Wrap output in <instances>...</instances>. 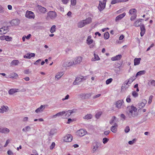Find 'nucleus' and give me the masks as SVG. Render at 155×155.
Instances as JSON below:
<instances>
[{
    "label": "nucleus",
    "mask_w": 155,
    "mask_h": 155,
    "mask_svg": "<svg viewBox=\"0 0 155 155\" xmlns=\"http://www.w3.org/2000/svg\"><path fill=\"white\" fill-rule=\"evenodd\" d=\"M2 109L3 110V111L6 112L7 110V109L8 108L7 106H5L4 105L2 106L1 107Z\"/></svg>",
    "instance_id": "obj_51"
},
{
    "label": "nucleus",
    "mask_w": 155,
    "mask_h": 155,
    "mask_svg": "<svg viewBox=\"0 0 155 155\" xmlns=\"http://www.w3.org/2000/svg\"><path fill=\"white\" fill-rule=\"evenodd\" d=\"M123 103H124L123 100H119L117 101L116 104V107L118 108H120L121 107V106Z\"/></svg>",
    "instance_id": "obj_13"
},
{
    "label": "nucleus",
    "mask_w": 155,
    "mask_h": 155,
    "mask_svg": "<svg viewBox=\"0 0 155 155\" xmlns=\"http://www.w3.org/2000/svg\"><path fill=\"white\" fill-rule=\"evenodd\" d=\"M130 127L128 126H127L125 128L124 131L126 133H128L130 131Z\"/></svg>",
    "instance_id": "obj_49"
},
{
    "label": "nucleus",
    "mask_w": 155,
    "mask_h": 155,
    "mask_svg": "<svg viewBox=\"0 0 155 155\" xmlns=\"http://www.w3.org/2000/svg\"><path fill=\"white\" fill-rule=\"evenodd\" d=\"M127 108L128 110L127 113L129 118L134 117L137 116V114L135 113L137 110V108L136 107L132 105L130 107H127Z\"/></svg>",
    "instance_id": "obj_1"
},
{
    "label": "nucleus",
    "mask_w": 155,
    "mask_h": 155,
    "mask_svg": "<svg viewBox=\"0 0 155 155\" xmlns=\"http://www.w3.org/2000/svg\"><path fill=\"white\" fill-rule=\"evenodd\" d=\"M45 106L41 105L40 107H38L35 110V112L37 113L42 112L45 109Z\"/></svg>",
    "instance_id": "obj_16"
},
{
    "label": "nucleus",
    "mask_w": 155,
    "mask_h": 155,
    "mask_svg": "<svg viewBox=\"0 0 155 155\" xmlns=\"http://www.w3.org/2000/svg\"><path fill=\"white\" fill-rule=\"evenodd\" d=\"M106 2L107 0H103V2L100 1H99L98 9L100 12L103 11L105 8Z\"/></svg>",
    "instance_id": "obj_3"
},
{
    "label": "nucleus",
    "mask_w": 155,
    "mask_h": 155,
    "mask_svg": "<svg viewBox=\"0 0 155 155\" xmlns=\"http://www.w3.org/2000/svg\"><path fill=\"white\" fill-rule=\"evenodd\" d=\"M78 96L79 97L82 99H84V97L85 96V94L84 93H82L78 95Z\"/></svg>",
    "instance_id": "obj_56"
},
{
    "label": "nucleus",
    "mask_w": 155,
    "mask_h": 155,
    "mask_svg": "<svg viewBox=\"0 0 155 155\" xmlns=\"http://www.w3.org/2000/svg\"><path fill=\"white\" fill-rule=\"evenodd\" d=\"M145 72L146 71L144 70L140 71L137 73L135 77H137V76H140L144 74L145 73Z\"/></svg>",
    "instance_id": "obj_29"
},
{
    "label": "nucleus",
    "mask_w": 155,
    "mask_h": 155,
    "mask_svg": "<svg viewBox=\"0 0 155 155\" xmlns=\"http://www.w3.org/2000/svg\"><path fill=\"white\" fill-rule=\"evenodd\" d=\"M19 63V61L18 60H13L11 62V64L15 65H17Z\"/></svg>",
    "instance_id": "obj_42"
},
{
    "label": "nucleus",
    "mask_w": 155,
    "mask_h": 155,
    "mask_svg": "<svg viewBox=\"0 0 155 155\" xmlns=\"http://www.w3.org/2000/svg\"><path fill=\"white\" fill-rule=\"evenodd\" d=\"M141 60L140 58H135L134 60V65H137L139 64Z\"/></svg>",
    "instance_id": "obj_18"
},
{
    "label": "nucleus",
    "mask_w": 155,
    "mask_h": 155,
    "mask_svg": "<svg viewBox=\"0 0 155 155\" xmlns=\"http://www.w3.org/2000/svg\"><path fill=\"white\" fill-rule=\"evenodd\" d=\"M140 27L141 30L140 34L141 36L142 37L144 35L146 29L145 28L144 25V24H142L140 26Z\"/></svg>",
    "instance_id": "obj_9"
},
{
    "label": "nucleus",
    "mask_w": 155,
    "mask_h": 155,
    "mask_svg": "<svg viewBox=\"0 0 155 155\" xmlns=\"http://www.w3.org/2000/svg\"><path fill=\"white\" fill-rule=\"evenodd\" d=\"M119 2H120L119 0H112L111 2V4L113 5Z\"/></svg>",
    "instance_id": "obj_45"
},
{
    "label": "nucleus",
    "mask_w": 155,
    "mask_h": 155,
    "mask_svg": "<svg viewBox=\"0 0 155 155\" xmlns=\"http://www.w3.org/2000/svg\"><path fill=\"white\" fill-rule=\"evenodd\" d=\"M109 140V139L106 137L104 138L103 139V142L104 144L107 143Z\"/></svg>",
    "instance_id": "obj_48"
},
{
    "label": "nucleus",
    "mask_w": 155,
    "mask_h": 155,
    "mask_svg": "<svg viewBox=\"0 0 155 155\" xmlns=\"http://www.w3.org/2000/svg\"><path fill=\"white\" fill-rule=\"evenodd\" d=\"M55 146V143L54 142H52L51 145L50 147V150H52L53 148Z\"/></svg>",
    "instance_id": "obj_55"
},
{
    "label": "nucleus",
    "mask_w": 155,
    "mask_h": 155,
    "mask_svg": "<svg viewBox=\"0 0 155 155\" xmlns=\"http://www.w3.org/2000/svg\"><path fill=\"white\" fill-rule=\"evenodd\" d=\"M68 111V110L66 112H65V114H64L65 115L63 116V118H67L71 114H70V112Z\"/></svg>",
    "instance_id": "obj_34"
},
{
    "label": "nucleus",
    "mask_w": 155,
    "mask_h": 155,
    "mask_svg": "<svg viewBox=\"0 0 155 155\" xmlns=\"http://www.w3.org/2000/svg\"><path fill=\"white\" fill-rule=\"evenodd\" d=\"M85 25H85L84 21H83V20L80 21L78 23V28H81L84 26Z\"/></svg>",
    "instance_id": "obj_22"
},
{
    "label": "nucleus",
    "mask_w": 155,
    "mask_h": 155,
    "mask_svg": "<svg viewBox=\"0 0 155 155\" xmlns=\"http://www.w3.org/2000/svg\"><path fill=\"white\" fill-rule=\"evenodd\" d=\"M148 84L149 86H155V81L154 80L150 79L148 83Z\"/></svg>",
    "instance_id": "obj_24"
},
{
    "label": "nucleus",
    "mask_w": 155,
    "mask_h": 155,
    "mask_svg": "<svg viewBox=\"0 0 155 155\" xmlns=\"http://www.w3.org/2000/svg\"><path fill=\"white\" fill-rule=\"evenodd\" d=\"M104 38L105 39H107L109 38V34L108 32H105L104 34Z\"/></svg>",
    "instance_id": "obj_35"
},
{
    "label": "nucleus",
    "mask_w": 155,
    "mask_h": 155,
    "mask_svg": "<svg viewBox=\"0 0 155 155\" xmlns=\"http://www.w3.org/2000/svg\"><path fill=\"white\" fill-rule=\"evenodd\" d=\"M11 76L12 78H16L18 77V75L16 73H14L11 74Z\"/></svg>",
    "instance_id": "obj_50"
},
{
    "label": "nucleus",
    "mask_w": 155,
    "mask_h": 155,
    "mask_svg": "<svg viewBox=\"0 0 155 155\" xmlns=\"http://www.w3.org/2000/svg\"><path fill=\"white\" fill-rule=\"evenodd\" d=\"M35 54L34 53H28L24 56L23 57L25 58L30 59L31 57L35 56Z\"/></svg>",
    "instance_id": "obj_8"
},
{
    "label": "nucleus",
    "mask_w": 155,
    "mask_h": 155,
    "mask_svg": "<svg viewBox=\"0 0 155 155\" xmlns=\"http://www.w3.org/2000/svg\"><path fill=\"white\" fill-rule=\"evenodd\" d=\"M77 134L80 137H82L87 134V132L83 129H81L77 132Z\"/></svg>",
    "instance_id": "obj_7"
},
{
    "label": "nucleus",
    "mask_w": 155,
    "mask_h": 155,
    "mask_svg": "<svg viewBox=\"0 0 155 155\" xmlns=\"http://www.w3.org/2000/svg\"><path fill=\"white\" fill-rule=\"evenodd\" d=\"M85 25L90 24L92 22V18L91 17H89L86 19L83 20Z\"/></svg>",
    "instance_id": "obj_21"
},
{
    "label": "nucleus",
    "mask_w": 155,
    "mask_h": 155,
    "mask_svg": "<svg viewBox=\"0 0 155 155\" xmlns=\"http://www.w3.org/2000/svg\"><path fill=\"white\" fill-rule=\"evenodd\" d=\"M12 23L14 25H18L20 23V21L18 19H14L11 21Z\"/></svg>",
    "instance_id": "obj_19"
},
{
    "label": "nucleus",
    "mask_w": 155,
    "mask_h": 155,
    "mask_svg": "<svg viewBox=\"0 0 155 155\" xmlns=\"http://www.w3.org/2000/svg\"><path fill=\"white\" fill-rule=\"evenodd\" d=\"M69 0H61V2L64 4H66L68 2Z\"/></svg>",
    "instance_id": "obj_64"
},
{
    "label": "nucleus",
    "mask_w": 155,
    "mask_h": 155,
    "mask_svg": "<svg viewBox=\"0 0 155 155\" xmlns=\"http://www.w3.org/2000/svg\"><path fill=\"white\" fill-rule=\"evenodd\" d=\"M41 61V59H39L37 61H36L34 63V64L35 65H38L39 64V63Z\"/></svg>",
    "instance_id": "obj_58"
},
{
    "label": "nucleus",
    "mask_w": 155,
    "mask_h": 155,
    "mask_svg": "<svg viewBox=\"0 0 155 155\" xmlns=\"http://www.w3.org/2000/svg\"><path fill=\"white\" fill-rule=\"evenodd\" d=\"M65 113L66 112L64 111L59 112L56 114L53 115L52 117L53 118H55L57 117L63 116L65 114Z\"/></svg>",
    "instance_id": "obj_14"
},
{
    "label": "nucleus",
    "mask_w": 155,
    "mask_h": 155,
    "mask_svg": "<svg viewBox=\"0 0 155 155\" xmlns=\"http://www.w3.org/2000/svg\"><path fill=\"white\" fill-rule=\"evenodd\" d=\"M69 95L68 94H67L65 97L64 98L62 99V100L64 101V100H68L69 99Z\"/></svg>",
    "instance_id": "obj_63"
},
{
    "label": "nucleus",
    "mask_w": 155,
    "mask_h": 155,
    "mask_svg": "<svg viewBox=\"0 0 155 155\" xmlns=\"http://www.w3.org/2000/svg\"><path fill=\"white\" fill-rule=\"evenodd\" d=\"M4 8L1 5H0V13L4 12Z\"/></svg>",
    "instance_id": "obj_59"
},
{
    "label": "nucleus",
    "mask_w": 155,
    "mask_h": 155,
    "mask_svg": "<svg viewBox=\"0 0 155 155\" xmlns=\"http://www.w3.org/2000/svg\"><path fill=\"white\" fill-rule=\"evenodd\" d=\"M5 40L7 41H10L12 40V38L8 36H6L5 37Z\"/></svg>",
    "instance_id": "obj_52"
},
{
    "label": "nucleus",
    "mask_w": 155,
    "mask_h": 155,
    "mask_svg": "<svg viewBox=\"0 0 155 155\" xmlns=\"http://www.w3.org/2000/svg\"><path fill=\"white\" fill-rule=\"evenodd\" d=\"M25 16L29 18H34L35 16L34 13L31 11L27 10Z\"/></svg>",
    "instance_id": "obj_4"
},
{
    "label": "nucleus",
    "mask_w": 155,
    "mask_h": 155,
    "mask_svg": "<svg viewBox=\"0 0 155 155\" xmlns=\"http://www.w3.org/2000/svg\"><path fill=\"white\" fill-rule=\"evenodd\" d=\"M18 92H19L18 89L12 88L8 91V93L10 95H12Z\"/></svg>",
    "instance_id": "obj_15"
},
{
    "label": "nucleus",
    "mask_w": 155,
    "mask_h": 155,
    "mask_svg": "<svg viewBox=\"0 0 155 155\" xmlns=\"http://www.w3.org/2000/svg\"><path fill=\"white\" fill-rule=\"evenodd\" d=\"M82 81V80H81L80 77H77L73 83L74 85L78 84L79 82Z\"/></svg>",
    "instance_id": "obj_25"
},
{
    "label": "nucleus",
    "mask_w": 155,
    "mask_h": 155,
    "mask_svg": "<svg viewBox=\"0 0 155 155\" xmlns=\"http://www.w3.org/2000/svg\"><path fill=\"white\" fill-rule=\"evenodd\" d=\"M137 15L136 13L133 14V15L130 18V20L131 21H134L137 17Z\"/></svg>",
    "instance_id": "obj_38"
},
{
    "label": "nucleus",
    "mask_w": 155,
    "mask_h": 155,
    "mask_svg": "<svg viewBox=\"0 0 155 155\" xmlns=\"http://www.w3.org/2000/svg\"><path fill=\"white\" fill-rule=\"evenodd\" d=\"M57 15L55 11H50L48 12L46 18L49 19V18L51 20H54L57 17Z\"/></svg>",
    "instance_id": "obj_2"
},
{
    "label": "nucleus",
    "mask_w": 155,
    "mask_h": 155,
    "mask_svg": "<svg viewBox=\"0 0 155 155\" xmlns=\"http://www.w3.org/2000/svg\"><path fill=\"white\" fill-rule=\"evenodd\" d=\"M137 12V11L135 8H132L129 11V14H134V13H136Z\"/></svg>",
    "instance_id": "obj_33"
},
{
    "label": "nucleus",
    "mask_w": 155,
    "mask_h": 155,
    "mask_svg": "<svg viewBox=\"0 0 155 155\" xmlns=\"http://www.w3.org/2000/svg\"><path fill=\"white\" fill-rule=\"evenodd\" d=\"M55 27L56 26L55 25H53L51 28L50 29V32L51 33H54L55 31Z\"/></svg>",
    "instance_id": "obj_37"
},
{
    "label": "nucleus",
    "mask_w": 155,
    "mask_h": 155,
    "mask_svg": "<svg viewBox=\"0 0 155 155\" xmlns=\"http://www.w3.org/2000/svg\"><path fill=\"white\" fill-rule=\"evenodd\" d=\"M72 140V137L70 134H68L64 137V140L66 142H71Z\"/></svg>",
    "instance_id": "obj_5"
},
{
    "label": "nucleus",
    "mask_w": 155,
    "mask_h": 155,
    "mask_svg": "<svg viewBox=\"0 0 155 155\" xmlns=\"http://www.w3.org/2000/svg\"><path fill=\"white\" fill-rule=\"evenodd\" d=\"M136 77L135 76V77L133 76L132 77L129 79L128 81V82H129V83L130 84L136 79Z\"/></svg>",
    "instance_id": "obj_39"
},
{
    "label": "nucleus",
    "mask_w": 155,
    "mask_h": 155,
    "mask_svg": "<svg viewBox=\"0 0 155 155\" xmlns=\"http://www.w3.org/2000/svg\"><path fill=\"white\" fill-rule=\"evenodd\" d=\"M130 95H128L127 97L126 100V101L127 103H130L131 101V99L130 98Z\"/></svg>",
    "instance_id": "obj_53"
},
{
    "label": "nucleus",
    "mask_w": 155,
    "mask_h": 155,
    "mask_svg": "<svg viewBox=\"0 0 155 155\" xmlns=\"http://www.w3.org/2000/svg\"><path fill=\"white\" fill-rule=\"evenodd\" d=\"M7 153L8 155H13V153L10 150H9L7 151Z\"/></svg>",
    "instance_id": "obj_62"
},
{
    "label": "nucleus",
    "mask_w": 155,
    "mask_h": 155,
    "mask_svg": "<svg viewBox=\"0 0 155 155\" xmlns=\"http://www.w3.org/2000/svg\"><path fill=\"white\" fill-rule=\"evenodd\" d=\"M121 57V55L118 54L116 55L115 56L112 57L111 58V60L113 61L118 60H120Z\"/></svg>",
    "instance_id": "obj_17"
},
{
    "label": "nucleus",
    "mask_w": 155,
    "mask_h": 155,
    "mask_svg": "<svg viewBox=\"0 0 155 155\" xmlns=\"http://www.w3.org/2000/svg\"><path fill=\"white\" fill-rule=\"evenodd\" d=\"M82 60V58L81 57H78L76 58L74 61H73V64L74 65L78 64H79Z\"/></svg>",
    "instance_id": "obj_12"
},
{
    "label": "nucleus",
    "mask_w": 155,
    "mask_h": 155,
    "mask_svg": "<svg viewBox=\"0 0 155 155\" xmlns=\"http://www.w3.org/2000/svg\"><path fill=\"white\" fill-rule=\"evenodd\" d=\"M113 80L112 78H110L107 79L106 81V83L107 84H108L111 82Z\"/></svg>",
    "instance_id": "obj_43"
},
{
    "label": "nucleus",
    "mask_w": 155,
    "mask_h": 155,
    "mask_svg": "<svg viewBox=\"0 0 155 155\" xmlns=\"http://www.w3.org/2000/svg\"><path fill=\"white\" fill-rule=\"evenodd\" d=\"M76 111V109H74L72 110H68V112H70V114H72L73 113L75 112Z\"/></svg>",
    "instance_id": "obj_61"
},
{
    "label": "nucleus",
    "mask_w": 155,
    "mask_h": 155,
    "mask_svg": "<svg viewBox=\"0 0 155 155\" xmlns=\"http://www.w3.org/2000/svg\"><path fill=\"white\" fill-rule=\"evenodd\" d=\"M132 94L133 96L134 97H137L138 95V93L135 91H133Z\"/></svg>",
    "instance_id": "obj_40"
},
{
    "label": "nucleus",
    "mask_w": 155,
    "mask_h": 155,
    "mask_svg": "<svg viewBox=\"0 0 155 155\" xmlns=\"http://www.w3.org/2000/svg\"><path fill=\"white\" fill-rule=\"evenodd\" d=\"M73 62H65L62 64V66L64 67H67L71 66L73 64Z\"/></svg>",
    "instance_id": "obj_11"
},
{
    "label": "nucleus",
    "mask_w": 155,
    "mask_h": 155,
    "mask_svg": "<svg viewBox=\"0 0 155 155\" xmlns=\"http://www.w3.org/2000/svg\"><path fill=\"white\" fill-rule=\"evenodd\" d=\"M91 96V94H85L84 99L89 98Z\"/></svg>",
    "instance_id": "obj_44"
},
{
    "label": "nucleus",
    "mask_w": 155,
    "mask_h": 155,
    "mask_svg": "<svg viewBox=\"0 0 155 155\" xmlns=\"http://www.w3.org/2000/svg\"><path fill=\"white\" fill-rule=\"evenodd\" d=\"M9 132V130L6 128H1L0 133H2L7 134Z\"/></svg>",
    "instance_id": "obj_20"
},
{
    "label": "nucleus",
    "mask_w": 155,
    "mask_h": 155,
    "mask_svg": "<svg viewBox=\"0 0 155 155\" xmlns=\"http://www.w3.org/2000/svg\"><path fill=\"white\" fill-rule=\"evenodd\" d=\"M56 133V130L54 129H52L51 130L48 135L51 138L52 136Z\"/></svg>",
    "instance_id": "obj_26"
},
{
    "label": "nucleus",
    "mask_w": 155,
    "mask_h": 155,
    "mask_svg": "<svg viewBox=\"0 0 155 155\" xmlns=\"http://www.w3.org/2000/svg\"><path fill=\"white\" fill-rule=\"evenodd\" d=\"M101 112H99L97 113L95 115V117L96 118L98 119L101 116Z\"/></svg>",
    "instance_id": "obj_47"
},
{
    "label": "nucleus",
    "mask_w": 155,
    "mask_h": 155,
    "mask_svg": "<svg viewBox=\"0 0 155 155\" xmlns=\"http://www.w3.org/2000/svg\"><path fill=\"white\" fill-rule=\"evenodd\" d=\"M94 59H95V60H93V58H92L91 59L92 61H98L100 59V58L98 56V55L97 54H94Z\"/></svg>",
    "instance_id": "obj_36"
},
{
    "label": "nucleus",
    "mask_w": 155,
    "mask_h": 155,
    "mask_svg": "<svg viewBox=\"0 0 155 155\" xmlns=\"http://www.w3.org/2000/svg\"><path fill=\"white\" fill-rule=\"evenodd\" d=\"M126 13L125 12H124L123 13L117 16L115 18V21H118L121 20L125 16Z\"/></svg>",
    "instance_id": "obj_10"
},
{
    "label": "nucleus",
    "mask_w": 155,
    "mask_h": 155,
    "mask_svg": "<svg viewBox=\"0 0 155 155\" xmlns=\"http://www.w3.org/2000/svg\"><path fill=\"white\" fill-rule=\"evenodd\" d=\"M141 23L140 22V20H137L135 21L134 23V25L136 27L140 26L141 25Z\"/></svg>",
    "instance_id": "obj_30"
},
{
    "label": "nucleus",
    "mask_w": 155,
    "mask_h": 155,
    "mask_svg": "<svg viewBox=\"0 0 155 155\" xmlns=\"http://www.w3.org/2000/svg\"><path fill=\"white\" fill-rule=\"evenodd\" d=\"M136 140H137L136 139H134L132 140L129 141L128 142V143L130 145H132L136 141Z\"/></svg>",
    "instance_id": "obj_46"
},
{
    "label": "nucleus",
    "mask_w": 155,
    "mask_h": 155,
    "mask_svg": "<svg viewBox=\"0 0 155 155\" xmlns=\"http://www.w3.org/2000/svg\"><path fill=\"white\" fill-rule=\"evenodd\" d=\"M153 97V96L152 95H150L149 98V100L148 102V103L149 104H150L152 101V98Z\"/></svg>",
    "instance_id": "obj_57"
},
{
    "label": "nucleus",
    "mask_w": 155,
    "mask_h": 155,
    "mask_svg": "<svg viewBox=\"0 0 155 155\" xmlns=\"http://www.w3.org/2000/svg\"><path fill=\"white\" fill-rule=\"evenodd\" d=\"M64 74L63 72H58L55 76V78L58 79L60 78Z\"/></svg>",
    "instance_id": "obj_27"
},
{
    "label": "nucleus",
    "mask_w": 155,
    "mask_h": 155,
    "mask_svg": "<svg viewBox=\"0 0 155 155\" xmlns=\"http://www.w3.org/2000/svg\"><path fill=\"white\" fill-rule=\"evenodd\" d=\"M92 115L91 114H88L85 116L83 118L84 119H89L92 118Z\"/></svg>",
    "instance_id": "obj_32"
},
{
    "label": "nucleus",
    "mask_w": 155,
    "mask_h": 155,
    "mask_svg": "<svg viewBox=\"0 0 155 155\" xmlns=\"http://www.w3.org/2000/svg\"><path fill=\"white\" fill-rule=\"evenodd\" d=\"M38 9L40 12L43 13H45L46 12V8L41 6H38Z\"/></svg>",
    "instance_id": "obj_23"
},
{
    "label": "nucleus",
    "mask_w": 155,
    "mask_h": 155,
    "mask_svg": "<svg viewBox=\"0 0 155 155\" xmlns=\"http://www.w3.org/2000/svg\"><path fill=\"white\" fill-rule=\"evenodd\" d=\"M116 118V117L115 116H113L112 118V119L110 121V124H112L113 123L114 120Z\"/></svg>",
    "instance_id": "obj_54"
},
{
    "label": "nucleus",
    "mask_w": 155,
    "mask_h": 155,
    "mask_svg": "<svg viewBox=\"0 0 155 155\" xmlns=\"http://www.w3.org/2000/svg\"><path fill=\"white\" fill-rule=\"evenodd\" d=\"M71 5L73 6H74L76 4V0H71Z\"/></svg>",
    "instance_id": "obj_41"
},
{
    "label": "nucleus",
    "mask_w": 155,
    "mask_h": 155,
    "mask_svg": "<svg viewBox=\"0 0 155 155\" xmlns=\"http://www.w3.org/2000/svg\"><path fill=\"white\" fill-rule=\"evenodd\" d=\"M110 130L114 133H115L117 131V127L115 126H112L110 128Z\"/></svg>",
    "instance_id": "obj_31"
},
{
    "label": "nucleus",
    "mask_w": 155,
    "mask_h": 155,
    "mask_svg": "<svg viewBox=\"0 0 155 155\" xmlns=\"http://www.w3.org/2000/svg\"><path fill=\"white\" fill-rule=\"evenodd\" d=\"M100 146V143L97 141L94 142L93 143V151L94 152Z\"/></svg>",
    "instance_id": "obj_6"
},
{
    "label": "nucleus",
    "mask_w": 155,
    "mask_h": 155,
    "mask_svg": "<svg viewBox=\"0 0 155 155\" xmlns=\"http://www.w3.org/2000/svg\"><path fill=\"white\" fill-rule=\"evenodd\" d=\"M1 29L3 30V32L2 33V34H5L7 32L5 31H9L8 26L3 27L1 28Z\"/></svg>",
    "instance_id": "obj_28"
},
{
    "label": "nucleus",
    "mask_w": 155,
    "mask_h": 155,
    "mask_svg": "<svg viewBox=\"0 0 155 155\" xmlns=\"http://www.w3.org/2000/svg\"><path fill=\"white\" fill-rule=\"evenodd\" d=\"M87 42V44L88 45H90L93 42V40L92 39H90V40H88Z\"/></svg>",
    "instance_id": "obj_60"
}]
</instances>
